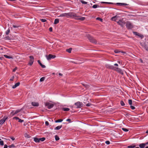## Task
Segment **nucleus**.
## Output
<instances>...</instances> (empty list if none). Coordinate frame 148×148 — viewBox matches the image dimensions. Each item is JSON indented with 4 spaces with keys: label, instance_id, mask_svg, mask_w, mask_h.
<instances>
[{
    "label": "nucleus",
    "instance_id": "f257e3e1",
    "mask_svg": "<svg viewBox=\"0 0 148 148\" xmlns=\"http://www.w3.org/2000/svg\"><path fill=\"white\" fill-rule=\"evenodd\" d=\"M59 17H65L67 18L70 17H77V15L75 13L70 12L67 13H64L60 15Z\"/></svg>",
    "mask_w": 148,
    "mask_h": 148
},
{
    "label": "nucleus",
    "instance_id": "f03ea898",
    "mask_svg": "<svg viewBox=\"0 0 148 148\" xmlns=\"http://www.w3.org/2000/svg\"><path fill=\"white\" fill-rule=\"evenodd\" d=\"M87 38L90 42L95 44H97V42L96 40L92 36L90 35L87 36Z\"/></svg>",
    "mask_w": 148,
    "mask_h": 148
},
{
    "label": "nucleus",
    "instance_id": "7ed1b4c3",
    "mask_svg": "<svg viewBox=\"0 0 148 148\" xmlns=\"http://www.w3.org/2000/svg\"><path fill=\"white\" fill-rule=\"evenodd\" d=\"M126 27L128 29H131L133 28V26L132 23L129 21H127L126 25Z\"/></svg>",
    "mask_w": 148,
    "mask_h": 148
},
{
    "label": "nucleus",
    "instance_id": "20e7f679",
    "mask_svg": "<svg viewBox=\"0 0 148 148\" xmlns=\"http://www.w3.org/2000/svg\"><path fill=\"white\" fill-rule=\"evenodd\" d=\"M75 105L76 106V108H79L83 106V103L79 101H78L75 103Z\"/></svg>",
    "mask_w": 148,
    "mask_h": 148
},
{
    "label": "nucleus",
    "instance_id": "39448f33",
    "mask_svg": "<svg viewBox=\"0 0 148 148\" xmlns=\"http://www.w3.org/2000/svg\"><path fill=\"white\" fill-rule=\"evenodd\" d=\"M45 106L47 107L48 109H50L54 106V104L49 102H47L45 103Z\"/></svg>",
    "mask_w": 148,
    "mask_h": 148
},
{
    "label": "nucleus",
    "instance_id": "423d86ee",
    "mask_svg": "<svg viewBox=\"0 0 148 148\" xmlns=\"http://www.w3.org/2000/svg\"><path fill=\"white\" fill-rule=\"evenodd\" d=\"M46 57L48 60H49L52 59H54L56 57V56L51 54L46 55Z\"/></svg>",
    "mask_w": 148,
    "mask_h": 148
},
{
    "label": "nucleus",
    "instance_id": "0eeeda50",
    "mask_svg": "<svg viewBox=\"0 0 148 148\" xmlns=\"http://www.w3.org/2000/svg\"><path fill=\"white\" fill-rule=\"evenodd\" d=\"M114 70L117 71L118 73L122 75H123L124 74V70H123L118 67H115V69Z\"/></svg>",
    "mask_w": 148,
    "mask_h": 148
},
{
    "label": "nucleus",
    "instance_id": "6e6552de",
    "mask_svg": "<svg viewBox=\"0 0 148 148\" xmlns=\"http://www.w3.org/2000/svg\"><path fill=\"white\" fill-rule=\"evenodd\" d=\"M29 58L30 59V60H29L28 65L30 66H31L34 62V57L32 56H30Z\"/></svg>",
    "mask_w": 148,
    "mask_h": 148
},
{
    "label": "nucleus",
    "instance_id": "1a4fd4ad",
    "mask_svg": "<svg viewBox=\"0 0 148 148\" xmlns=\"http://www.w3.org/2000/svg\"><path fill=\"white\" fill-rule=\"evenodd\" d=\"M7 119V117L6 116H4L2 119L0 120V125L3 124Z\"/></svg>",
    "mask_w": 148,
    "mask_h": 148
},
{
    "label": "nucleus",
    "instance_id": "9d476101",
    "mask_svg": "<svg viewBox=\"0 0 148 148\" xmlns=\"http://www.w3.org/2000/svg\"><path fill=\"white\" fill-rule=\"evenodd\" d=\"M133 33L134 35L138 36L141 39H142L144 38V36L143 35L140 34L137 32H133Z\"/></svg>",
    "mask_w": 148,
    "mask_h": 148
},
{
    "label": "nucleus",
    "instance_id": "9b49d317",
    "mask_svg": "<svg viewBox=\"0 0 148 148\" xmlns=\"http://www.w3.org/2000/svg\"><path fill=\"white\" fill-rule=\"evenodd\" d=\"M106 67L109 69L114 70L115 69V67H114L113 66L111 65L110 64H107L106 65Z\"/></svg>",
    "mask_w": 148,
    "mask_h": 148
},
{
    "label": "nucleus",
    "instance_id": "f8f14e48",
    "mask_svg": "<svg viewBox=\"0 0 148 148\" xmlns=\"http://www.w3.org/2000/svg\"><path fill=\"white\" fill-rule=\"evenodd\" d=\"M21 110H16L15 111H12L11 112V114H12V115H14L19 112Z\"/></svg>",
    "mask_w": 148,
    "mask_h": 148
},
{
    "label": "nucleus",
    "instance_id": "ddd939ff",
    "mask_svg": "<svg viewBox=\"0 0 148 148\" xmlns=\"http://www.w3.org/2000/svg\"><path fill=\"white\" fill-rule=\"evenodd\" d=\"M32 105L35 107H38L39 106V103L37 102H32L31 103Z\"/></svg>",
    "mask_w": 148,
    "mask_h": 148
},
{
    "label": "nucleus",
    "instance_id": "4468645a",
    "mask_svg": "<svg viewBox=\"0 0 148 148\" xmlns=\"http://www.w3.org/2000/svg\"><path fill=\"white\" fill-rule=\"evenodd\" d=\"M117 23L121 27H123L124 26V23L121 20H119L117 22Z\"/></svg>",
    "mask_w": 148,
    "mask_h": 148
},
{
    "label": "nucleus",
    "instance_id": "2eb2a0df",
    "mask_svg": "<svg viewBox=\"0 0 148 148\" xmlns=\"http://www.w3.org/2000/svg\"><path fill=\"white\" fill-rule=\"evenodd\" d=\"M20 84V83L19 82H18L16 83L15 85L12 86V88L13 89H14L16 88V87L18 86Z\"/></svg>",
    "mask_w": 148,
    "mask_h": 148
},
{
    "label": "nucleus",
    "instance_id": "dca6fc26",
    "mask_svg": "<svg viewBox=\"0 0 148 148\" xmlns=\"http://www.w3.org/2000/svg\"><path fill=\"white\" fill-rule=\"evenodd\" d=\"M34 142L36 143H39L40 142L39 138H38L36 137H34Z\"/></svg>",
    "mask_w": 148,
    "mask_h": 148
},
{
    "label": "nucleus",
    "instance_id": "f3484780",
    "mask_svg": "<svg viewBox=\"0 0 148 148\" xmlns=\"http://www.w3.org/2000/svg\"><path fill=\"white\" fill-rule=\"evenodd\" d=\"M62 127V125L58 126L54 128L55 130H58L60 129Z\"/></svg>",
    "mask_w": 148,
    "mask_h": 148
},
{
    "label": "nucleus",
    "instance_id": "a211bd4d",
    "mask_svg": "<svg viewBox=\"0 0 148 148\" xmlns=\"http://www.w3.org/2000/svg\"><path fill=\"white\" fill-rule=\"evenodd\" d=\"M116 4L120 6L127 5H128L127 4L125 3H116Z\"/></svg>",
    "mask_w": 148,
    "mask_h": 148
},
{
    "label": "nucleus",
    "instance_id": "6ab92c4d",
    "mask_svg": "<svg viewBox=\"0 0 148 148\" xmlns=\"http://www.w3.org/2000/svg\"><path fill=\"white\" fill-rule=\"evenodd\" d=\"M140 148H144L145 146V143H140L139 145Z\"/></svg>",
    "mask_w": 148,
    "mask_h": 148
},
{
    "label": "nucleus",
    "instance_id": "aec40b11",
    "mask_svg": "<svg viewBox=\"0 0 148 148\" xmlns=\"http://www.w3.org/2000/svg\"><path fill=\"white\" fill-rule=\"evenodd\" d=\"M38 62L42 68H45L46 67L45 66L42 64L39 60H38Z\"/></svg>",
    "mask_w": 148,
    "mask_h": 148
},
{
    "label": "nucleus",
    "instance_id": "412c9836",
    "mask_svg": "<svg viewBox=\"0 0 148 148\" xmlns=\"http://www.w3.org/2000/svg\"><path fill=\"white\" fill-rule=\"evenodd\" d=\"M4 56L5 57L8 59H13V58L12 56H10L6 55H4Z\"/></svg>",
    "mask_w": 148,
    "mask_h": 148
},
{
    "label": "nucleus",
    "instance_id": "4be33fe9",
    "mask_svg": "<svg viewBox=\"0 0 148 148\" xmlns=\"http://www.w3.org/2000/svg\"><path fill=\"white\" fill-rule=\"evenodd\" d=\"M59 22V19L58 18H56L55 19L54 23V24H56Z\"/></svg>",
    "mask_w": 148,
    "mask_h": 148
},
{
    "label": "nucleus",
    "instance_id": "5701e85b",
    "mask_svg": "<svg viewBox=\"0 0 148 148\" xmlns=\"http://www.w3.org/2000/svg\"><path fill=\"white\" fill-rule=\"evenodd\" d=\"M62 109L64 111H68L70 110L69 108H62Z\"/></svg>",
    "mask_w": 148,
    "mask_h": 148
},
{
    "label": "nucleus",
    "instance_id": "b1692460",
    "mask_svg": "<svg viewBox=\"0 0 148 148\" xmlns=\"http://www.w3.org/2000/svg\"><path fill=\"white\" fill-rule=\"evenodd\" d=\"M136 146L133 144L132 145H130L127 147V148H134L136 147Z\"/></svg>",
    "mask_w": 148,
    "mask_h": 148
},
{
    "label": "nucleus",
    "instance_id": "393cba45",
    "mask_svg": "<svg viewBox=\"0 0 148 148\" xmlns=\"http://www.w3.org/2000/svg\"><path fill=\"white\" fill-rule=\"evenodd\" d=\"M63 121V119H60L58 120H56L55 121V122L56 123H60L62 121Z\"/></svg>",
    "mask_w": 148,
    "mask_h": 148
},
{
    "label": "nucleus",
    "instance_id": "a878e982",
    "mask_svg": "<svg viewBox=\"0 0 148 148\" xmlns=\"http://www.w3.org/2000/svg\"><path fill=\"white\" fill-rule=\"evenodd\" d=\"M24 136L25 138H29L30 137V136L26 133L24 134Z\"/></svg>",
    "mask_w": 148,
    "mask_h": 148
},
{
    "label": "nucleus",
    "instance_id": "bb28decb",
    "mask_svg": "<svg viewBox=\"0 0 148 148\" xmlns=\"http://www.w3.org/2000/svg\"><path fill=\"white\" fill-rule=\"evenodd\" d=\"M55 139L56 141H58L60 139V138L59 136L57 135H56L55 136Z\"/></svg>",
    "mask_w": 148,
    "mask_h": 148
},
{
    "label": "nucleus",
    "instance_id": "cd10ccee",
    "mask_svg": "<svg viewBox=\"0 0 148 148\" xmlns=\"http://www.w3.org/2000/svg\"><path fill=\"white\" fill-rule=\"evenodd\" d=\"M92 7L93 8H94V9H95V8H97L98 7H99V5H98L95 4V5H93L92 6Z\"/></svg>",
    "mask_w": 148,
    "mask_h": 148
},
{
    "label": "nucleus",
    "instance_id": "c85d7f7f",
    "mask_svg": "<svg viewBox=\"0 0 148 148\" xmlns=\"http://www.w3.org/2000/svg\"><path fill=\"white\" fill-rule=\"evenodd\" d=\"M80 1L83 4H86L87 3V2L85 1H84L83 0H80Z\"/></svg>",
    "mask_w": 148,
    "mask_h": 148
},
{
    "label": "nucleus",
    "instance_id": "c756f323",
    "mask_svg": "<svg viewBox=\"0 0 148 148\" xmlns=\"http://www.w3.org/2000/svg\"><path fill=\"white\" fill-rule=\"evenodd\" d=\"M40 21H42V22H45L47 21L46 19H43V18H40Z\"/></svg>",
    "mask_w": 148,
    "mask_h": 148
},
{
    "label": "nucleus",
    "instance_id": "7c9ffc66",
    "mask_svg": "<svg viewBox=\"0 0 148 148\" xmlns=\"http://www.w3.org/2000/svg\"><path fill=\"white\" fill-rule=\"evenodd\" d=\"M40 141H41L42 142H43L45 140V138L44 137H43L40 138H39Z\"/></svg>",
    "mask_w": 148,
    "mask_h": 148
},
{
    "label": "nucleus",
    "instance_id": "2f4dec72",
    "mask_svg": "<svg viewBox=\"0 0 148 148\" xmlns=\"http://www.w3.org/2000/svg\"><path fill=\"white\" fill-rule=\"evenodd\" d=\"M10 30L9 29V28L5 32V34L7 35H8L9 34V32H10Z\"/></svg>",
    "mask_w": 148,
    "mask_h": 148
},
{
    "label": "nucleus",
    "instance_id": "473e14b6",
    "mask_svg": "<svg viewBox=\"0 0 148 148\" xmlns=\"http://www.w3.org/2000/svg\"><path fill=\"white\" fill-rule=\"evenodd\" d=\"M116 17H117V16H115L112 17L111 18V19L112 21H115V18H116Z\"/></svg>",
    "mask_w": 148,
    "mask_h": 148
},
{
    "label": "nucleus",
    "instance_id": "72a5a7b5",
    "mask_svg": "<svg viewBox=\"0 0 148 148\" xmlns=\"http://www.w3.org/2000/svg\"><path fill=\"white\" fill-rule=\"evenodd\" d=\"M45 79V77H42L40 79V82H42L44 81Z\"/></svg>",
    "mask_w": 148,
    "mask_h": 148
},
{
    "label": "nucleus",
    "instance_id": "f704fd0d",
    "mask_svg": "<svg viewBox=\"0 0 148 148\" xmlns=\"http://www.w3.org/2000/svg\"><path fill=\"white\" fill-rule=\"evenodd\" d=\"M128 103L130 105H131L132 104V101L131 99H129Z\"/></svg>",
    "mask_w": 148,
    "mask_h": 148
},
{
    "label": "nucleus",
    "instance_id": "c9c22d12",
    "mask_svg": "<svg viewBox=\"0 0 148 148\" xmlns=\"http://www.w3.org/2000/svg\"><path fill=\"white\" fill-rule=\"evenodd\" d=\"M72 50V48H70L69 49H66V51L69 53H70Z\"/></svg>",
    "mask_w": 148,
    "mask_h": 148
},
{
    "label": "nucleus",
    "instance_id": "e433bc0d",
    "mask_svg": "<svg viewBox=\"0 0 148 148\" xmlns=\"http://www.w3.org/2000/svg\"><path fill=\"white\" fill-rule=\"evenodd\" d=\"M82 85L86 88L88 87L89 85L86 84H82Z\"/></svg>",
    "mask_w": 148,
    "mask_h": 148
},
{
    "label": "nucleus",
    "instance_id": "4c0bfd02",
    "mask_svg": "<svg viewBox=\"0 0 148 148\" xmlns=\"http://www.w3.org/2000/svg\"><path fill=\"white\" fill-rule=\"evenodd\" d=\"M120 103L121 105L122 106H123L125 105V104L123 101H120Z\"/></svg>",
    "mask_w": 148,
    "mask_h": 148
},
{
    "label": "nucleus",
    "instance_id": "58836bf2",
    "mask_svg": "<svg viewBox=\"0 0 148 148\" xmlns=\"http://www.w3.org/2000/svg\"><path fill=\"white\" fill-rule=\"evenodd\" d=\"M15 147V146L14 144H12L11 145L8 146V147L10 148L11 147Z\"/></svg>",
    "mask_w": 148,
    "mask_h": 148
},
{
    "label": "nucleus",
    "instance_id": "ea45409f",
    "mask_svg": "<svg viewBox=\"0 0 148 148\" xmlns=\"http://www.w3.org/2000/svg\"><path fill=\"white\" fill-rule=\"evenodd\" d=\"M96 20H99L101 22L103 21V19L102 18H101L99 17H97L96 18Z\"/></svg>",
    "mask_w": 148,
    "mask_h": 148
},
{
    "label": "nucleus",
    "instance_id": "a19ab883",
    "mask_svg": "<svg viewBox=\"0 0 148 148\" xmlns=\"http://www.w3.org/2000/svg\"><path fill=\"white\" fill-rule=\"evenodd\" d=\"M144 48L145 50L148 51V47L147 45H145L144 47Z\"/></svg>",
    "mask_w": 148,
    "mask_h": 148
},
{
    "label": "nucleus",
    "instance_id": "79ce46f5",
    "mask_svg": "<svg viewBox=\"0 0 148 148\" xmlns=\"http://www.w3.org/2000/svg\"><path fill=\"white\" fill-rule=\"evenodd\" d=\"M122 130H123L125 132H128V130L125 128H122Z\"/></svg>",
    "mask_w": 148,
    "mask_h": 148
},
{
    "label": "nucleus",
    "instance_id": "37998d69",
    "mask_svg": "<svg viewBox=\"0 0 148 148\" xmlns=\"http://www.w3.org/2000/svg\"><path fill=\"white\" fill-rule=\"evenodd\" d=\"M102 3H107V4H113V3H111V2H101Z\"/></svg>",
    "mask_w": 148,
    "mask_h": 148
},
{
    "label": "nucleus",
    "instance_id": "c03bdc74",
    "mask_svg": "<svg viewBox=\"0 0 148 148\" xmlns=\"http://www.w3.org/2000/svg\"><path fill=\"white\" fill-rule=\"evenodd\" d=\"M0 145L1 146L4 145V143L3 140H0Z\"/></svg>",
    "mask_w": 148,
    "mask_h": 148
},
{
    "label": "nucleus",
    "instance_id": "a18cd8bd",
    "mask_svg": "<svg viewBox=\"0 0 148 148\" xmlns=\"http://www.w3.org/2000/svg\"><path fill=\"white\" fill-rule=\"evenodd\" d=\"M105 143L107 145H109L110 143V142L108 140H107L105 142Z\"/></svg>",
    "mask_w": 148,
    "mask_h": 148
},
{
    "label": "nucleus",
    "instance_id": "49530a36",
    "mask_svg": "<svg viewBox=\"0 0 148 148\" xmlns=\"http://www.w3.org/2000/svg\"><path fill=\"white\" fill-rule=\"evenodd\" d=\"M130 107L131 108L132 110H134L135 108V107L134 106H132V105L130 106Z\"/></svg>",
    "mask_w": 148,
    "mask_h": 148
},
{
    "label": "nucleus",
    "instance_id": "de8ad7c7",
    "mask_svg": "<svg viewBox=\"0 0 148 148\" xmlns=\"http://www.w3.org/2000/svg\"><path fill=\"white\" fill-rule=\"evenodd\" d=\"M20 27V26H17L16 25H13V27L14 28H18L19 27Z\"/></svg>",
    "mask_w": 148,
    "mask_h": 148
},
{
    "label": "nucleus",
    "instance_id": "09e8293b",
    "mask_svg": "<svg viewBox=\"0 0 148 148\" xmlns=\"http://www.w3.org/2000/svg\"><path fill=\"white\" fill-rule=\"evenodd\" d=\"M18 120V122H20V123H22L24 121L23 120H22L21 119H19Z\"/></svg>",
    "mask_w": 148,
    "mask_h": 148
},
{
    "label": "nucleus",
    "instance_id": "8fccbe9b",
    "mask_svg": "<svg viewBox=\"0 0 148 148\" xmlns=\"http://www.w3.org/2000/svg\"><path fill=\"white\" fill-rule=\"evenodd\" d=\"M124 115L126 117H129L130 116V114L128 113H127L124 114Z\"/></svg>",
    "mask_w": 148,
    "mask_h": 148
},
{
    "label": "nucleus",
    "instance_id": "3c124183",
    "mask_svg": "<svg viewBox=\"0 0 148 148\" xmlns=\"http://www.w3.org/2000/svg\"><path fill=\"white\" fill-rule=\"evenodd\" d=\"M66 121L69 122V123H71V119H67L66 120Z\"/></svg>",
    "mask_w": 148,
    "mask_h": 148
},
{
    "label": "nucleus",
    "instance_id": "603ef678",
    "mask_svg": "<svg viewBox=\"0 0 148 148\" xmlns=\"http://www.w3.org/2000/svg\"><path fill=\"white\" fill-rule=\"evenodd\" d=\"M85 19V18L84 17H82L80 18H78V19H79V20H82V21H83Z\"/></svg>",
    "mask_w": 148,
    "mask_h": 148
},
{
    "label": "nucleus",
    "instance_id": "864d4df0",
    "mask_svg": "<svg viewBox=\"0 0 148 148\" xmlns=\"http://www.w3.org/2000/svg\"><path fill=\"white\" fill-rule=\"evenodd\" d=\"M14 78V76H13L12 77H11L10 79V81H12L13 80V79Z\"/></svg>",
    "mask_w": 148,
    "mask_h": 148
},
{
    "label": "nucleus",
    "instance_id": "5fc2aeb1",
    "mask_svg": "<svg viewBox=\"0 0 148 148\" xmlns=\"http://www.w3.org/2000/svg\"><path fill=\"white\" fill-rule=\"evenodd\" d=\"M139 61H140L141 63H144V62H143V60H142L140 58L139 59Z\"/></svg>",
    "mask_w": 148,
    "mask_h": 148
},
{
    "label": "nucleus",
    "instance_id": "6e6d98bb",
    "mask_svg": "<svg viewBox=\"0 0 148 148\" xmlns=\"http://www.w3.org/2000/svg\"><path fill=\"white\" fill-rule=\"evenodd\" d=\"M91 104L90 103H87L86 105V106H90L91 105Z\"/></svg>",
    "mask_w": 148,
    "mask_h": 148
},
{
    "label": "nucleus",
    "instance_id": "4d7b16f0",
    "mask_svg": "<svg viewBox=\"0 0 148 148\" xmlns=\"http://www.w3.org/2000/svg\"><path fill=\"white\" fill-rule=\"evenodd\" d=\"M114 52L115 53H118L119 52H120V51H118V50H114Z\"/></svg>",
    "mask_w": 148,
    "mask_h": 148
},
{
    "label": "nucleus",
    "instance_id": "13d9d810",
    "mask_svg": "<svg viewBox=\"0 0 148 148\" xmlns=\"http://www.w3.org/2000/svg\"><path fill=\"white\" fill-rule=\"evenodd\" d=\"M49 31L51 32L52 31V30H53V28H52V27H50L49 29Z\"/></svg>",
    "mask_w": 148,
    "mask_h": 148
},
{
    "label": "nucleus",
    "instance_id": "bf43d9fd",
    "mask_svg": "<svg viewBox=\"0 0 148 148\" xmlns=\"http://www.w3.org/2000/svg\"><path fill=\"white\" fill-rule=\"evenodd\" d=\"M13 119H15L16 120H18V119L19 118L18 117L16 116V117H14L13 118Z\"/></svg>",
    "mask_w": 148,
    "mask_h": 148
},
{
    "label": "nucleus",
    "instance_id": "052dcab7",
    "mask_svg": "<svg viewBox=\"0 0 148 148\" xmlns=\"http://www.w3.org/2000/svg\"><path fill=\"white\" fill-rule=\"evenodd\" d=\"M45 125L47 126H48L49 125V123L47 121H45Z\"/></svg>",
    "mask_w": 148,
    "mask_h": 148
},
{
    "label": "nucleus",
    "instance_id": "680f3d73",
    "mask_svg": "<svg viewBox=\"0 0 148 148\" xmlns=\"http://www.w3.org/2000/svg\"><path fill=\"white\" fill-rule=\"evenodd\" d=\"M17 68L16 67L15 68H14L13 70V71L14 72L16 71L17 70Z\"/></svg>",
    "mask_w": 148,
    "mask_h": 148
},
{
    "label": "nucleus",
    "instance_id": "e2e57ef3",
    "mask_svg": "<svg viewBox=\"0 0 148 148\" xmlns=\"http://www.w3.org/2000/svg\"><path fill=\"white\" fill-rule=\"evenodd\" d=\"M8 146L6 144L4 145V148H8Z\"/></svg>",
    "mask_w": 148,
    "mask_h": 148
},
{
    "label": "nucleus",
    "instance_id": "0e129e2a",
    "mask_svg": "<svg viewBox=\"0 0 148 148\" xmlns=\"http://www.w3.org/2000/svg\"><path fill=\"white\" fill-rule=\"evenodd\" d=\"M10 138L12 140H15V138L14 137H10Z\"/></svg>",
    "mask_w": 148,
    "mask_h": 148
},
{
    "label": "nucleus",
    "instance_id": "69168bd1",
    "mask_svg": "<svg viewBox=\"0 0 148 148\" xmlns=\"http://www.w3.org/2000/svg\"><path fill=\"white\" fill-rule=\"evenodd\" d=\"M117 62L119 63V64H120L121 65H122V62L121 61H117Z\"/></svg>",
    "mask_w": 148,
    "mask_h": 148
},
{
    "label": "nucleus",
    "instance_id": "338daca9",
    "mask_svg": "<svg viewBox=\"0 0 148 148\" xmlns=\"http://www.w3.org/2000/svg\"><path fill=\"white\" fill-rule=\"evenodd\" d=\"M6 38L7 39H8V40H10V37H9V36H7L6 37Z\"/></svg>",
    "mask_w": 148,
    "mask_h": 148
},
{
    "label": "nucleus",
    "instance_id": "774afa93",
    "mask_svg": "<svg viewBox=\"0 0 148 148\" xmlns=\"http://www.w3.org/2000/svg\"><path fill=\"white\" fill-rule=\"evenodd\" d=\"M4 58L3 57H0V60H2Z\"/></svg>",
    "mask_w": 148,
    "mask_h": 148
}]
</instances>
